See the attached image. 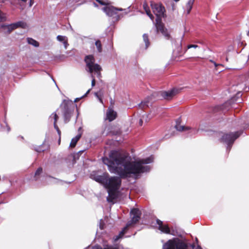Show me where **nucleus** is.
Masks as SVG:
<instances>
[{
    "label": "nucleus",
    "instance_id": "f257e3e1",
    "mask_svg": "<svg viewBox=\"0 0 249 249\" xmlns=\"http://www.w3.org/2000/svg\"><path fill=\"white\" fill-rule=\"evenodd\" d=\"M153 158L151 156L137 161H131L129 154L117 150H113L109 154V158H103V161L107 165L111 173L116 174L119 177H110L108 175L104 187L107 190H119L121 186V178H126L131 175H138L150 170L149 166L142 164L152 162Z\"/></svg>",
    "mask_w": 249,
    "mask_h": 249
},
{
    "label": "nucleus",
    "instance_id": "f03ea898",
    "mask_svg": "<svg viewBox=\"0 0 249 249\" xmlns=\"http://www.w3.org/2000/svg\"><path fill=\"white\" fill-rule=\"evenodd\" d=\"M76 106L70 100H65L61 105L65 123L70 122Z\"/></svg>",
    "mask_w": 249,
    "mask_h": 249
},
{
    "label": "nucleus",
    "instance_id": "7ed1b4c3",
    "mask_svg": "<svg viewBox=\"0 0 249 249\" xmlns=\"http://www.w3.org/2000/svg\"><path fill=\"white\" fill-rule=\"evenodd\" d=\"M85 61L87 67L89 69V72L92 73L93 71L96 72L98 76H101V67L98 64H94L95 59L92 55H87L85 58Z\"/></svg>",
    "mask_w": 249,
    "mask_h": 249
},
{
    "label": "nucleus",
    "instance_id": "20e7f679",
    "mask_svg": "<svg viewBox=\"0 0 249 249\" xmlns=\"http://www.w3.org/2000/svg\"><path fill=\"white\" fill-rule=\"evenodd\" d=\"M104 10L109 17H112L116 21L119 20L123 17V14H119V11H123L122 8H116L112 6H106Z\"/></svg>",
    "mask_w": 249,
    "mask_h": 249
},
{
    "label": "nucleus",
    "instance_id": "39448f33",
    "mask_svg": "<svg viewBox=\"0 0 249 249\" xmlns=\"http://www.w3.org/2000/svg\"><path fill=\"white\" fill-rule=\"evenodd\" d=\"M163 249H188V246L182 241L169 240L163 245Z\"/></svg>",
    "mask_w": 249,
    "mask_h": 249
},
{
    "label": "nucleus",
    "instance_id": "423d86ee",
    "mask_svg": "<svg viewBox=\"0 0 249 249\" xmlns=\"http://www.w3.org/2000/svg\"><path fill=\"white\" fill-rule=\"evenodd\" d=\"M241 134V132L239 131L224 134L221 138L220 142H226L229 147H231L235 140L240 136Z\"/></svg>",
    "mask_w": 249,
    "mask_h": 249
},
{
    "label": "nucleus",
    "instance_id": "0eeeda50",
    "mask_svg": "<svg viewBox=\"0 0 249 249\" xmlns=\"http://www.w3.org/2000/svg\"><path fill=\"white\" fill-rule=\"evenodd\" d=\"M151 6L153 12L156 16V19H162V18L166 17L165 8L161 4L151 2Z\"/></svg>",
    "mask_w": 249,
    "mask_h": 249
},
{
    "label": "nucleus",
    "instance_id": "6e6552de",
    "mask_svg": "<svg viewBox=\"0 0 249 249\" xmlns=\"http://www.w3.org/2000/svg\"><path fill=\"white\" fill-rule=\"evenodd\" d=\"M156 33L158 34L160 33L166 39L170 38V35L168 33V30L165 27L164 24L162 22V19H156L155 23Z\"/></svg>",
    "mask_w": 249,
    "mask_h": 249
},
{
    "label": "nucleus",
    "instance_id": "1a4fd4ad",
    "mask_svg": "<svg viewBox=\"0 0 249 249\" xmlns=\"http://www.w3.org/2000/svg\"><path fill=\"white\" fill-rule=\"evenodd\" d=\"M130 213L133 215L131 221L127 223H131V226L138 223L141 219V212L137 208H133L131 210Z\"/></svg>",
    "mask_w": 249,
    "mask_h": 249
},
{
    "label": "nucleus",
    "instance_id": "9d476101",
    "mask_svg": "<svg viewBox=\"0 0 249 249\" xmlns=\"http://www.w3.org/2000/svg\"><path fill=\"white\" fill-rule=\"evenodd\" d=\"M108 175L109 174L105 172L102 175H91V178L92 179L102 184L104 186L105 183H106V182L107 181Z\"/></svg>",
    "mask_w": 249,
    "mask_h": 249
},
{
    "label": "nucleus",
    "instance_id": "9b49d317",
    "mask_svg": "<svg viewBox=\"0 0 249 249\" xmlns=\"http://www.w3.org/2000/svg\"><path fill=\"white\" fill-rule=\"evenodd\" d=\"M178 92V90L174 89L171 90L162 91L161 96L165 99H171Z\"/></svg>",
    "mask_w": 249,
    "mask_h": 249
},
{
    "label": "nucleus",
    "instance_id": "f8f14e48",
    "mask_svg": "<svg viewBox=\"0 0 249 249\" xmlns=\"http://www.w3.org/2000/svg\"><path fill=\"white\" fill-rule=\"evenodd\" d=\"M117 117V113L112 108L109 107L106 113V120L109 122L114 120Z\"/></svg>",
    "mask_w": 249,
    "mask_h": 249
},
{
    "label": "nucleus",
    "instance_id": "ddd939ff",
    "mask_svg": "<svg viewBox=\"0 0 249 249\" xmlns=\"http://www.w3.org/2000/svg\"><path fill=\"white\" fill-rule=\"evenodd\" d=\"M156 222L157 224L159 225V229L160 231L167 234L170 233V230L167 225H163L162 222L158 219H157Z\"/></svg>",
    "mask_w": 249,
    "mask_h": 249
},
{
    "label": "nucleus",
    "instance_id": "4468645a",
    "mask_svg": "<svg viewBox=\"0 0 249 249\" xmlns=\"http://www.w3.org/2000/svg\"><path fill=\"white\" fill-rule=\"evenodd\" d=\"M118 190H107L108 196L107 200L109 202H113L114 200L117 198V191Z\"/></svg>",
    "mask_w": 249,
    "mask_h": 249
},
{
    "label": "nucleus",
    "instance_id": "2eb2a0df",
    "mask_svg": "<svg viewBox=\"0 0 249 249\" xmlns=\"http://www.w3.org/2000/svg\"><path fill=\"white\" fill-rule=\"evenodd\" d=\"M13 23L9 25L2 24L0 28L3 30L4 33L6 35L10 34L13 30H15Z\"/></svg>",
    "mask_w": 249,
    "mask_h": 249
},
{
    "label": "nucleus",
    "instance_id": "dca6fc26",
    "mask_svg": "<svg viewBox=\"0 0 249 249\" xmlns=\"http://www.w3.org/2000/svg\"><path fill=\"white\" fill-rule=\"evenodd\" d=\"M143 8L145 10L146 14L150 18L153 20L154 18V17L151 14L150 8L146 2H144L143 3Z\"/></svg>",
    "mask_w": 249,
    "mask_h": 249
},
{
    "label": "nucleus",
    "instance_id": "f3484780",
    "mask_svg": "<svg viewBox=\"0 0 249 249\" xmlns=\"http://www.w3.org/2000/svg\"><path fill=\"white\" fill-rule=\"evenodd\" d=\"M82 136L81 134H79L77 136H76L75 137L73 138L71 142L70 146L71 148H74L76 144L78 141L79 140V139L81 138Z\"/></svg>",
    "mask_w": 249,
    "mask_h": 249
},
{
    "label": "nucleus",
    "instance_id": "a211bd4d",
    "mask_svg": "<svg viewBox=\"0 0 249 249\" xmlns=\"http://www.w3.org/2000/svg\"><path fill=\"white\" fill-rule=\"evenodd\" d=\"M131 226V223H127L126 226L123 228V229L120 232L118 236H116L115 238V240H117L120 238H121L123 236V235L125 234L128 228Z\"/></svg>",
    "mask_w": 249,
    "mask_h": 249
},
{
    "label": "nucleus",
    "instance_id": "6ab92c4d",
    "mask_svg": "<svg viewBox=\"0 0 249 249\" xmlns=\"http://www.w3.org/2000/svg\"><path fill=\"white\" fill-rule=\"evenodd\" d=\"M42 172L43 169L42 167H40L37 169L34 176V180L35 181H37L39 179L40 176L42 174Z\"/></svg>",
    "mask_w": 249,
    "mask_h": 249
},
{
    "label": "nucleus",
    "instance_id": "aec40b11",
    "mask_svg": "<svg viewBox=\"0 0 249 249\" xmlns=\"http://www.w3.org/2000/svg\"><path fill=\"white\" fill-rule=\"evenodd\" d=\"M13 26L14 27L15 29H16L18 27H21L22 28L25 29L27 26L26 23L23 21H18L17 22L13 23Z\"/></svg>",
    "mask_w": 249,
    "mask_h": 249
},
{
    "label": "nucleus",
    "instance_id": "412c9836",
    "mask_svg": "<svg viewBox=\"0 0 249 249\" xmlns=\"http://www.w3.org/2000/svg\"><path fill=\"white\" fill-rule=\"evenodd\" d=\"M176 129L179 131H183L190 129V127L180 125L179 123L177 122L175 125Z\"/></svg>",
    "mask_w": 249,
    "mask_h": 249
},
{
    "label": "nucleus",
    "instance_id": "4be33fe9",
    "mask_svg": "<svg viewBox=\"0 0 249 249\" xmlns=\"http://www.w3.org/2000/svg\"><path fill=\"white\" fill-rule=\"evenodd\" d=\"M142 37H143V40L144 42H145V49H146L148 48V47L150 45V42L149 41L148 35L147 34H144L143 35Z\"/></svg>",
    "mask_w": 249,
    "mask_h": 249
},
{
    "label": "nucleus",
    "instance_id": "5701e85b",
    "mask_svg": "<svg viewBox=\"0 0 249 249\" xmlns=\"http://www.w3.org/2000/svg\"><path fill=\"white\" fill-rule=\"evenodd\" d=\"M121 133V131L119 128H116L114 130H110L107 135H120Z\"/></svg>",
    "mask_w": 249,
    "mask_h": 249
},
{
    "label": "nucleus",
    "instance_id": "b1692460",
    "mask_svg": "<svg viewBox=\"0 0 249 249\" xmlns=\"http://www.w3.org/2000/svg\"><path fill=\"white\" fill-rule=\"evenodd\" d=\"M27 42L29 44L33 45L35 47H38L39 45V43L36 41V40L32 38L28 37L27 38Z\"/></svg>",
    "mask_w": 249,
    "mask_h": 249
},
{
    "label": "nucleus",
    "instance_id": "393cba45",
    "mask_svg": "<svg viewBox=\"0 0 249 249\" xmlns=\"http://www.w3.org/2000/svg\"><path fill=\"white\" fill-rule=\"evenodd\" d=\"M150 98V97H148L147 98V99L143 101H142L141 104H140V107L142 108V109H145L147 107H148V104H149V101L148 100V99Z\"/></svg>",
    "mask_w": 249,
    "mask_h": 249
},
{
    "label": "nucleus",
    "instance_id": "a878e982",
    "mask_svg": "<svg viewBox=\"0 0 249 249\" xmlns=\"http://www.w3.org/2000/svg\"><path fill=\"white\" fill-rule=\"evenodd\" d=\"M95 45L97 49V51L99 53H101L102 52V45L100 40H97L96 41Z\"/></svg>",
    "mask_w": 249,
    "mask_h": 249
},
{
    "label": "nucleus",
    "instance_id": "bb28decb",
    "mask_svg": "<svg viewBox=\"0 0 249 249\" xmlns=\"http://www.w3.org/2000/svg\"><path fill=\"white\" fill-rule=\"evenodd\" d=\"M194 1H195V0H189V1H188L187 3V13L188 14H189L192 8V6H193V5L194 3Z\"/></svg>",
    "mask_w": 249,
    "mask_h": 249
},
{
    "label": "nucleus",
    "instance_id": "cd10ccee",
    "mask_svg": "<svg viewBox=\"0 0 249 249\" xmlns=\"http://www.w3.org/2000/svg\"><path fill=\"white\" fill-rule=\"evenodd\" d=\"M52 116L53 117V119H54L53 125H54V124H57V122L58 119H59V117L57 115V114H56V112L53 113L52 114V115H51L50 117H51Z\"/></svg>",
    "mask_w": 249,
    "mask_h": 249
},
{
    "label": "nucleus",
    "instance_id": "c85d7f7f",
    "mask_svg": "<svg viewBox=\"0 0 249 249\" xmlns=\"http://www.w3.org/2000/svg\"><path fill=\"white\" fill-rule=\"evenodd\" d=\"M56 38L58 41H59L60 42H63L67 38L65 36L59 35V36H57Z\"/></svg>",
    "mask_w": 249,
    "mask_h": 249
},
{
    "label": "nucleus",
    "instance_id": "c756f323",
    "mask_svg": "<svg viewBox=\"0 0 249 249\" xmlns=\"http://www.w3.org/2000/svg\"><path fill=\"white\" fill-rule=\"evenodd\" d=\"M110 105L109 107L113 109V106L114 105V101L112 100V98L110 99Z\"/></svg>",
    "mask_w": 249,
    "mask_h": 249
},
{
    "label": "nucleus",
    "instance_id": "7c9ffc66",
    "mask_svg": "<svg viewBox=\"0 0 249 249\" xmlns=\"http://www.w3.org/2000/svg\"><path fill=\"white\" fill-rule=\"evenodd\" d=\"M197 47H198V46L197 45H194V44L189 45L187 46L188 49H190V48H196Z\"/></svg>",
    "mask_w": 249,
    "mask_h": 249
},
{
    "label": "nucleus",
    "instance_id": "2f4dec72",
    "mask_svg": "<svg viewBox=\"0 0 249 249\" xmlns=\"http://www.w3.org/2000/svg\"><path fill=\"white\" fill-rule=\"evenodd\" d=\"M63 44L64 45L65 48L66 49L67 46L69 45L67 38L63 41Z\"/></svg>",
    "mask_w": 249,
    "mask_h": 249
},
{
    "label": "nucleus",
    "instance_id": "473e14b6",
    "mask_svg": "<svg viewBox=\"0 0 249 249\" xmlns=\"http://www.w3.org/2000/svg\"><path fill=\"white\" fill-rule=\"evenodd\" d=\"M92 80L91 81V86H92V87H93L95 85L96 80L92 75Z\"/></svg>",
    "mask_w": 249,
    "mask_h": 249
},
{
    "label": "nucleus",
    "instance_id": "72a5a7b5",
    "mask_svg": "<svg viewBox=\"0 0 249 249\" xmlns=\"http://www.w3.org/2000/svg\"><path fill=\"white\" fill-rule=\"evenodd\" d=\"M96 0L102 5H105L106 4V3L102 0Z\"/></svg>",
    "mask_w": 249,
    "mask_h": 249
},
{
    "label": "nucleus",
    "instance_id": "f704fd0d",
    "mask_svg": "<svg viewBox=\"0 0 249 249\" xmlns=\"http://www.w3.org/2000/svg\"><path fill=\"white\" fill-rule=\"evenodd\" d=\"M228 104L226 103L225 104L219 107H218L220 109L223 110L224 109V107H226Z\"/></svg>",
    "mask_w": 249,
    "mask_h": 249
},
{
    "label": "nucleus",
    "instance_id": "c9c22d12",
    "mask_svg": "<svg viewBox=\"0 0 249 249\" xmlns=\"http://www.w3.org/2000/svg\"><path fill=\"white\" fill-rule=\"evenodd\" d=\"M4 19V17L2 15V12L0 10V22L2 21Z\"/></svg>",
    "mask_w": 249,
    "mask_h": 249
},
{
    "label": "nucleus",
    "instance_id": "e433bc0d",
    "mask_svg": "<svg viewBox=\"0 0 249 249\" xmlns=\"http://www.w3.org/2000/svg\"><path fill=\"white\" fill-rule=\"evenodd\" d=\"M54 126V128H55V129L56 130V131H58L60 129L59 128L58 125L57 124H54V125H53Z\"/></svg>",
    "mask_w": 249,
    "mask_h": 249
},
{
    "label": "nucleus",
    "instance_id": "4c0bfd02",
    "mask_svg": "<svg viewBox=\"0 0 249 249\" xmlns=\"http://www.w3.org/2000/svg\"><path fill=\"white\" fill-rule=\"evenodd\" d=\"M139 125H140V126H142V124H143V121H142V119H141L139 120Z\"/></svg>",
    "mask_w": 249,
    "mask_h": 249
},
{
    "label": "nucleus",
    "instance_id": "58836bf2",
    "mask_svg": "<svg viewBox=\"0 0 249 249\" xmlns=\"http://www.w3.org/2000/svg\"><path fill=\"white\" fill-rule=\"evenodd\" d=\"M34 1L33 0H30V6L31 7L32 5L34 4Z\"/></svg>",
    "mask_w": 249,
    "mask_h": 249
},
{
    "label": "nucleus",
    "instance_id": "ea45409f",
    "mask_svg": "<svg viewBox=\"0 0 249 249\" xmlns=\"http://www.w3.org/2000/svg\"><path fill=\"white\" fill-rule=\"evenodd\" d=\"M210 61L212 63H213V64L214 65V66L216 67L217 66L219 65V64H216L215 62H214L213 61L211 60Z\"/></svg>",
    "mask_w": 249,
    "mask_h": 249
},
{
    "label": "nucleus",
    "instance_id": "a19ab883",
    "mask_svg": "<svg viewBox=\"0 0 249 249\" xmlns=\"http://www.w3.org/2000/svg\"><path fill=\"white\" fill-rule=\"evenodd\" d=\"M56 131L58 134V136H61V132L60 130L59 129L58 131Z\"/></svg>",
    "mask_w": 249,
    "mask_h": 249
},
{
    "label": "nucleus",
    "instance_id": "79ce46f5",
    "mask_svg": "<svg viewBox=\"0 0 249 249\" xmlns=\"http://www.w3.org/2000/svg\"><path fill=\"white\" fill-rule=\"evenodd\" d=\"M89 91H90V89H89L87 91V92H86V93L83 96V97L86 96L89 93Z\"/></svg>",
    "mask_w": 249,
    "mask_h": 249
},
{
    "label": "nucleus",
    "instance_id": "37998d69",
    "mask_svg": "<svg viewBox=\"0 0 249 249\" xmlns=\"http://www.w3.org/2000/svg\"><path fill=\"white\" fill-rule=\"evenodd\" d=\"M80 98H76V99H75L74 102H77L78 101H79V100H80Z\"/></svg>",
    "mask_w": 249,
    "mask_h": 249
},
{
    "label": "nucleus",
    "instance_id": "c03bdc74",
    "mask_svg": "<svg viewBox=\"0 0 249 249\" xmlns=\"http://www.w3.org/2000/svg\"><path fill=\"white\" fill-rule=\"evenodd\" d=\"M196 249H202L200 246L198 245L196 248Z\"/></svg>",
    "mask_w": 249,
    "mask_h": 249
},
{
    "label": "nucleus",
    "instance_id": "a18cd8bd",
    "mask_svg": "<svg viewBox=\"0 0 249 249\" xmlns=\"http://www.w3.org/2000/svg\"><path fill=\"white\" fill-rule=\"evenodd\" d=\"M61 142V136H59V139H58V143L60 144Z\"/></svg>",
    "mask_w": 249,
    "mask_h": 249
},
{
    "label": "nucleus",
    "instance_id": "49530a36",
    "mask_svg": "<svg viewBox=\"0 0 249 249\" xmlns=\"http://www.w3.org/2000/svg\"><path fill=\"white\" fill-rule=\"evenodd\" d=\"M21 0L23 1V2H26L27 1V0Z\"/></svg>",
    "mask_w": 249,
    "mask_h": 249
},
{
    "label": "nucleus",
    "instance_id": "de8ad7c7",
    "mask_svg": "<svg viewBox=\"0 0 249 249\" xmlns=\"http://www.w3.org/2000/svg\"><path fill=\"white\" fill-rule=\"evenodd\" d=\"M247 35H248V36H249V31H248Z\"/></svg>",
    "mask_w": 249,
    "mask_h": 249
},
{
    "label": "nucleus",
    "instance_id": "09e8293b",
    "mask_svg": "<svg viewBox=\"0 0 249 249\" xmlns=\"http://www.w3.org/2000/svg\"><path fill=\"white\" fill-rule=\"evenodd\" d=\"M10 128H9V127H8V131H10Z\"/></svg>",
    "mask_w": 249,
    "mask_h": 249
},
{
    "label": "nucleus",
    "instance_id": "8fccbe9b",
    "mask_svg": "<svg viewBox=\"0 0 249 249\" xmlns=\"http://www.w3.org/2000/svg\"><path fill=\"white\" fill-rule=\"evenodd\" d=\"M175 0V1H179V0Z\"/></svg>",
    "mask_w": 249,
    "mask_h": 249
},
{
    "label": "nucleus",
    "instance_id": "3c124183",
    "mask_svg": "<svg viewBox=\"0 0 249 249\" xmlns=\"http://www.w3.org/2000/svg\"><path fill=\"white\" fill-rule=\"evenodd\" d=\"M110 129L109 128H108L107 130H110Z\"/></svg>",
    "mask_w": 249,
    "mask_h": 249
}]
</instances>
